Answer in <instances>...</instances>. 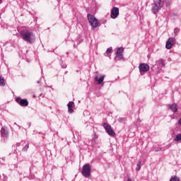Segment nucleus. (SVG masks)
Segmentation results:
<instances>
[{
  "label": "nucleus",
  "instance_id": "1",
  "mask_svg": "<svg viewBox=\"0 0 181 181\" xmlns=\"http://www.w3.org/2000/svg\"><path fill=\"white\" fill-rule=\"evenodd\" d=\"M20 34L25 42H28V43H33V42H35V37L33 33L28 30H23L20 32Z\"/></svg>",
  "mask_w": 181,
  "mask_h": 181
},
{
  "label": "nucleus",
  "instance_id": "2",
  "mask_svg": "<svg viewBox=\"0 0 181 181\" xmlns=\"http://www.w3.org/2000/svg\"><path fill=\"white\" fill-rule=\"evenodd\" d=\"M163 7V1L157 0L153 5L152 12L153 13H158L159 10Z\"/></svg>",
  "mask_w": 181,
  "mask_h": 181
},
{
  "label": "nucleus",
  "instance_id": "3",
  "mask_svg": "<svg viewBox=\"0 0 181 181\" xmlns=\"http://www.w3.org/2000/svg\"><path fill=\"white\" fill-rule=\"evenodd\" d=\"M82 175L84 177H90L91 176V167L90 164H86L83 166Z\"/></svg>",
  "mask_w": 181,
  "mask_h": 181
},
{
  "label": "nucleus",
  "instance_id": "4",
  "mask_svg": "<svg viewBox=\"0 0 181 181\" xmlns=\"http://www.w3.org/2000/svg\"><path fill=\"white\" fill-rule=\"evenodd\" d=\"M88 20L92 28H97L100 23L98 20L91 14H88Z\"/></svg>",
  "mask_w": 181,
  "mask_h": 181
},
{
  "label": "nucleus",
  "instance_id": "5",
  "mask_svg": "<svg viewBox=\"0 0 181 181\" xmlns=\"http://www.w3.org/2000/svg\"><path fill=\"white\" fill-rule=\"evenodd\" d=\"M149 65L145 63L140 64L139 66V72L141 76H144L146 71H149Z\"/></svg>",
  "mask_w": 181,
  "mask_h": 181
},
{
  "label": "nucleus",
  "instance_id": "6",
  "mask_svg": "<svg viewBox=\"0 0 181 181\" xmlns=\"http://www.w3.org/2000/svg\"><path fill=\"white\" fill-rule=\"evenodd\" d=\"M103 127L108 135H110V136H115V132L112 130V127H111L110 124H108L107 123H104Z\"/></svg>",
  "mask_w": 181,
  "mask_h": 181
},
{
  "label": "nucleus",
  "instance_id": "7",
  "mask_svg": "<svg viewBox=\"0 0 181 181\" xmlns=\"http://www.w3.org/2000/svg\"><path fill=\"white\" fill-rule=\"evenodd\" d=\"M105 78V75L98 74L95 77V81L99 86H104V79Z\"/></svg>",
  "mask_w": 181,
  "mask_h": 181
},
{
  "label": "nucleus",
  "instance_id": "8",
  "mask_svg": "<svg viewBox=\"0 0 181 181\" xmlns=\"http://www.w3.org/2000/svg\"><path fill=\"white\" fill-rule=\"evenodd\" d=\"M119 15V9L117 7H114L111 11L110 17L112 19H117Z\"/></svg>",
  "mask_w": 181,
  "mask_h": 181
},
{
  "label": "nucleus",
  "instance_id": "9",
  "mask_svg": "<svg viewBox=\"0 0 181 181\" xmlns=\"http://www.w3.org/2000/svg\"><path fill=\"white\" fill-rule=\"evenodd\" d=\"M16 103L18 104H20L21 107H28L29 102H28V100L26 99H21V98H17L16 99Z\"/></svg>",
  "mask_w": 181,
  "mask_h": 181
},
{
  "label": "nucleus",
  "instance_id": "10",
  "mask_svg": "<svg viewBox=\"0 0 181 181\" xmlns=\"http://www.w3.org/2000/svg\"><path fill=\"white\" fill-rule=\"evenodd\" d=\"M175 42H176V40L175 39V37L169 38L166 42V45H165L166 49H172V46L175 45Z\"/></svg>",
  "mask_w": 181,
  "mask_h": 181
},
{
  "label": "nucleus",
  "instance_id": "11",
  "mask_svg": "<svg viewBox=\"0 0 181 181\" xmlns=\"http://www.w3.org/2000/svg\"><path fill=\"white\" fill-rule=\"evenodd\" d=\"M74 105V102H69L67 105L68 107V112L69 114H73L74 112V110H73V106Z\"/></svg>",
  "mask_w": 181,
  "mask_h": 181
},
{
  "label": "nucleus",
  "instance_id": "12",
  "mask_svg": "<svg viewBox=\"0 0 181 181\" xmlns=\"http://www.w3.org/2000/svg\"><path fill=\"white\" fill-rule=\"evenodd\" d=\"M1 135L3 138H8V130H6L5 128H1Z\"/></svg>",
  "mask_w": 181,
  "mask_h": 181
},
{
  "label": "nucleus",
  "instance_id": "13",
  "mask_svg": "<svg viewBox=\"0 0 181 181\" xmlns=\"http://www.w3.org/2000/svg\"><path fill=\"white\" fill-rule=\"evenodd\" d=\"M170 110H172L173 112H177V105L174 103L169 105Z\"/></svg>",
  "mask_w": 181,
  "mask_h": 181
},
{
  "label": "nucleus",
  "instance_id": "14",
  "mask_svg": "<svg viewBox=\"0 0 181 181\" xmlns=\"http://www.w3.org/2000/svg\"><path fill=\"white\" fill-rule=\"evenodd\" d=\"M157 65L158 67H165V61L163 59H159L157 61Z\"/></svg>",
  "mask_w": 181,
  "mask_h": 181
},
{
  "label": "nucleus",
  "instance_id": "15",
  "mask_svg": "<svg viewBox=\"0 0 181 181\" xmlns=\"http://www.w3.org/2000/svg\"><path fill=\"white\" fill-rule=\"evenodd\" d=\"M141 165H142V161L139 160L137 164H136V170H137V172H139V170H141Z\"/></svg>",
  "mask_w": 181,
  "mask_h": 181
},
{
  "label": "nucleus",
  "instance_id": "16",
  "mask_svg": "<svg viewBox=\"0 0 181 181\" xmlns=\"http://www.w3.org/2000/svg\"><path fill=\"white\" fill-rule=\"evenodd\" d=\"M170 181H180V179L178 177L173 176L170 177Z\"/></svg>",
  "mask_w": 181,
  "mask_h": 181
},
{
  "label": "nucleus",
  "instance_id": "17",
  "mask_svg": "<svg viewBox=\"0 0 181 181\" xmlns=\"http://www.w3.org/2000/svg\"><path fill=\"white\" fill-rule=\"evenodd\" d=\"M0 86H5V79L3 77L0 76Z\"/></svg>",
  "mask_w": 181,
  "mask_h": 181
},
{
  "label": "nucleus",
  "instance_id": "18",
  "mask_svg": "<svg viewBox=\"0 0 181 181\" xmlns=\"http://www.w3.org/2000/svg\"><path fill=\"white\" fill-rule=\"evenodd\" d=\"M124 53V48L120 47L117 49V51L116 52V54H122Z\"/></svg>",
  "mask_w": 181,
  "mask_h": 181
},
{
  "label": "nucleus",
  "instance_id": "19",
  "mask_svg": "<svg viewBox=\"0 0 181 181\" xmlns=\"http://www.w3.org/2000/svg\"><path fill=\"white\" fill-rule=\"evenodd\" d=\"M181 139V134H177L175 139H174V141H175L176 142H177V141H180Z\"/></svg>",
  "mask_w": 181,
  "mask_h": 181
},
{
  "label": "nucleus",
  "instance_id": "20",
  "mask_svg": "<svg viewBox=\"0 0 181 181\" xmlns=\"http://www.w3.org/2000/svg\"><path fill=\"white\" fill-rule=\"evenodd\" d=\"M116 56L119 59V60H122V59H124V55L122 54H116Z\"/></svg>",
  "mask_w": 181,
  "mask_h": 181
},
{
  "label": "nucleus",
  "instance_id": "21",
  "mask_svg": "<svg viewBox=\"0 0 181 181\" xmlns=\"http://www.w3.org/2000/svg\"><path fill=\"white\" fill-rule=\"evenodd\" d=\"M106 53H112V47L107 48Z\"/></svg>",
  "mask_w": 181,
  "mask_h": 181
},
{
  "label": "nucleus",
  "instance_id": "22",
  "mask_svg": "<svg viewBox=\"0 0 181 181\" xmlns=\"http://www.w3.org/2000/svg\"><path fill=\"white\" fill-rule=\"evenodd\" d=\"M180 29L179 28H175V30H174V33H175V35H177V33H179V32H180Z\"/></svg>",
  "mask_w": 181,
  "mask_h": 181
},
{
  "label": "nucleus",
  "instance_id": "23",
  "mask_svg": "<svg viewBox=\"0 0 181 181\" xmlns=\"http://www.w3.org/2000/svg\"><path fill=\"white\" fill-rule=\"evenodd\" d=\"M119 122H125V118L120 117L118 119Z\"/></svg>",
  "mask_w": 181,
  "mask_h": 181
},
{
  "label": "nucleus",
  "instance_id": "24",
  "mask_svg": "<svg viewBox=\"0 0 181 181\" xmlns=\"http://www.w3.org/2000/svg\"><path fill=\"white\" fill-rule=\"evenodd\" d=\"M23 149L24 151H28L29 149V144L25 145Z\"/></svg>",
  "mask_w": 181,
  "mask_h": 181
},
{
  "label": "nucleus",
  "instance_id": "25",
  "mask_svg": "<svg viewBox=\"0 0 181 181\" xmlns=\"http://www.w3.org/2000/svg\"><path fill=\"white\" fill-rule=\"evenodd\" d=\"M159 151H162V148H158L155 150V152H159Z\"/></svg>",
  "mask_w": 181,
  "mask_h": 181
},
{
  "label": "nucleus",
  "instance_id": "26",
  "mask_svg": "<svg viewBox=\"0 0 181 181\" xmlns=\"http://www.w3.org/2000/svg\"><path fill=\"white\" fill-rule=\"evenodd\" d=\"M62 66L63 69H66L67 67V65H66V64H64V65H62Z\"/></svg>",
  "mask_w": 181,
  "mask_h": 181
},
{
  "label": "nucleus",
  "instance_id": "27",
  "mask_svg": "<svg viewBox=\"0 0 181 181\" xmlns=\"http://www.w3.org/2000/svg\"><path fill=\"white\" fill-rule=\"evenodd\" d=\"M17 145H18V146H19L21 145V144L18 143V144H17Z\"/></svg>",
  "mask_w": 181,
  "mask_h": 181
},
{
  "label": "nucleus",
  "instance_id": "28",
  "mask_svg": "<svg viewBox=\"0 0 181 181\" xmlns=\"http://www.w3.org/2000/svg\"><path fill=\"white\" fill-rule=\"evenodd\" d=\"M0 4H2V0H0Z\"/></svg>",
  "mask_w": 181,
  "mask_h": 181
},
{
  "label": "nucleus",
  "instance_id": "29",
  "mask_svg": "<svg viewBox=\"0 0 181 181\" xmlns=\"http://www.w3.org/2000/svg\"><path fill=\"white\" fill-rule=\"evenodd\" d=\"M37 83H40V81H37Z\"/></svg>",
  "mask_w": 181,
  "mask_h": 181
},
{
  "label": "nucleus",
  "instance_id": "30",
  "mask_svg": "<svg viewBox=\"0 0 181 181\" xmlns=\"http://www.w3.org/2000/svg\"><path fill=\"white\" fill-rule=\"evenodd\" d=\"M170 146V145H169L168 146V148H169Z\"/></svg>",
  "mask_w": 181,
  "mask_h": 181
}]
</instances>
